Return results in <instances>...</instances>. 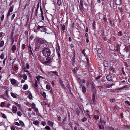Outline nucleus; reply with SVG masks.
I'll return each mask as SVG.
<instances>
[{
    "label": "nucleus",
    "instance_id": "obj_1",
    "mask_svg": "<svg viewBox=\"0 0 130 130\" xmlns=\"http://www.w3.org/2000/svg\"><path fill=\"white\" fill-rule=\"evenodd\" d=\"M39 60L41 63L44 64H47L50 63L51 61V58L50 57H47L45 59V57H43L40 56L38 57Z\"/></svg>",
    "mask_w": 130,
    "mask_h": 130
},
{
    "label": "nucleus",
    "instance_id": "obj_2",
    "mask_svg": "<svg viewBox=\"0 0 130 130\" xmlns=\"http://www.w3.org/2000/svg\"><path fill=\"white\" fill-rule=\"evenodd\" d=\"M42 52L43 55L45 57H49L51 54V52L50 49L48 48H45L44 47L42 51Z\"/></svg>",
    "mask_w": 130,
    "mask_h": 130
},
{
    "label": "nucleus",
    "instance_id": "obj_3",
    "mask_svg": "<svg viewBox=\"0 0 130 130\" xmlns=\"http://www.w3.org/2000/svg\"><path fill=\"white\" fill-rule=\"evenodd\" d=\"M36 41L38 43L42 44L40 45L42 47H44L45 45L44 44L45 42V40L44 39L37 38L36 39Z\"/></svg>",
    "mask_w": 130,
    "mask_h": 130
},
{
    "label": "nucleus",
    "instance_id": "obj_4",
    "mask_svg": "<svg viewBox=\"0 0 130 130\" xmlns=\"http://www.w3.org/2000/svg\"><path fill=\"white\" fill-rule=\"evenodd\" d=\"M40 28L41 29L40 30L41 32H45L46 31V29L44 26H40L39 25H38L37 27V29L38 30Z\"/></svg>",
    "mask_w": 130,
    "mask_h": 130
},
{
    "label": "nucleus",
    "instance_id": "obj_5",
    "mask_svg": "<svg viewBox=\"0 0 130 130\" xmlns=\"http://www.w3.org/2000/svg\"><path fill=\"white\" fill-rule=\"evenodd\" d=\"M10 81L11 83L14 86H17V81L14 79H10Z\"/></svg>",
    "mask_w": 130,
    "mask_h": 130
},
{
    "label": "nucleus",
    "instance_id": "obj_6",
    "mask_svg": "<svg viewBox=\"0 0 130 130\" xmlns=\"http://www.w3.org/2000/svg\"><path fill=\"white\" fill-rule=\"evenodd\" d=\"M115 2L116 5H120L122 3V1L121 0H116Z\"/></svg>",
    "mask_w": 130,
    "mask_h": 130
},
{
    "label": "nucleus",
    "instance_id": "obj_7",
    "mask_svg": "<svg viewBox=\"0 0 130 130\" xmlns=\"http://www.w3.org/2000/svg\"><path fill=\"white\" fill-rule=\"evenodd\" d=\"M95 93H94L92 95V99L91 100V102L93 103H94L95 99Z\"/></svg>",
    "mask_w": 130,
    "mask_h": 130
},
{
    "label": "nucleus",
    "instance_id": "obj_8",
    "mask_svg": "<svg viewBox=\"0 0 130 130\" xmlns=\"http://www.w3.org/2000/svg\"><path fill=\"white\" fill-rule=\"evenodd\" d=\"M40 11L41 12V17H42V20H44V17L43 15V11L42 10V9L41 8V6H40Z\"/></svg>",
    "mask_w": 130,
    "mask_h": 130
},
{
    "label": "nucleus",
    "instance_id": "obj_9",
    "mask_svg": "<svg viewBox=\"0 0 130 130\" xmlns=\"http://www.w3.org/2000/svg\"><path fill=\"white\" fill-rule=\"evenodd\" d=\"M113 85V84L109 85L108 84H105L104 85V87H105L107 88H109L112 87Z\"/></svg>",
    "mask_w": 130,
    "mask_h": 130
},
{
    "label": "nucleus",
    "instance_id": "obj_10",
    "mask_svg": "<svg viewBox=\"0 0 130 130\" xmlns=\"http://www.w3.org/2000/svg\"><path fill=\"white\" fill-rule=\"evenodd\" d=\"M12 112L14 113H15L17 111V107L14 106H13L12 107Z\"/></svg>",
    "mask_w": 130,
    "mask_h": 130
},
{
    "label": "nucleus",
    "instance_id": "obj_11",
    "mask_svg": "<svg viewBox=\"0 0 130 130\" xmlns=\"http://www.w3.org/2000/svg\"><path fill=\"white\" fill-rule=\"evenodd\" d=\"M56 49L57 52L60 51V47L58 44H57L56 47Z\"/></svg>",
    "mask_w": 130,
    "mask_h": 130
},
{
    "label": "nucleus",
    "instance_id": "obj_12",
    "mask_svg": "<svg viewBox=\"0 0 130 130\" xmlns=\"http://www.w3.org/2000/svg\"><path fill=\"white\" fill-rule=\"evenodd\" d=\"M107 80L108 81H110L111 80L112 76L110 75H108L106 77Z\"/></svg>",
    "mask_w": 130,
    "mask_h": 130
},
{
    "label": "nucleus",
    "instance_id": "obj_13",
    "mask_svg": "<svg viewBox=\"0 0 130 130\" xmlns=\"http://www.w3.org/2000/svg\"><path fill=\"white\" fill-rule=\"evenodd\" d=\"M48 124L50 127H53V126L54 123L51 121H49L47 123Z\"/></svg>",
    "mask_w": 130,
    "mask_h": 130
},
{
    "label": "nucleus",
    "instance_id": "obj_14",
    "mask_svg": "<svg viewBox=\"0 0 130 130\" xmlns=\"http://www.w3.org/2000/svg\"><path fill=\"white\" fill-rule=\"evenodd\" d=\"M98 126H99V127L100 129H104V126L102 124H98Z\"/></svg>",
    "mask_w": 130,
    "mask_h": 130
},
{
    "label": "nucleus",
    "instance_id": "obj_15",
    "mask_svg": "<svg viewBox=\"0 0 130 130\" xmlns=\"http://www.w3.org/2000/svg\"><path fill=\"white\" fill-rule=\"evenodd\" d=\"M82 91L83 93H85L86 91V89L84 86H83L82 88Z\"/></svg>",
    "mask_w": 130,
    "mask_h": 130
},
{
    "label": "nucleus",
    "instance_id": "obj_16",
    "mask_svg": "<svg viewBox=\"0 0 130 130\" xmlns=\"http://www.w3.org/2000/svg\"><path fill=\"white\" fill-rule=\"evenodd\" d=\"M80 10L83 9V1L82 0L80 1Z\"/></svg>",
    "mask_w": 130,
    "mask_h": 130
},
{
    "label": "nucleus",
    "instance_id": "obj_17",
    "mask_svg": "<svg viewBox=\"0 0 130 130\" xmlns=\"http://www.w3.org/2000/svg\"><path fill=\"white\" fill-rule=\"evenodd\" d=\"M104 64L105 67H107L108 66V62L107 61H104L103 62Z\"/></svg>",
    "mask_w": 130,
    "mask_h": 130
},
{
    "label": "nucleus",
    "instance_id": "obj_18",
    "mask_svg": "<svg viewBox=\"0 0 130 130\" xmlns=\"http://www.w3.org/2000/svg\"><path fill=\"white\" fill-rule=\"evenodd\" d=\"M11 96L14 98H17V97L16 95V94H14L13 93H11Z\"/></svg>",
    "mask_w": 130,
    "mask_h": 130
},
{
    "label": "nucleus",
    "instance_id": "obj_19",
    "mask_svg": "<svg viewBox=\"0 0 130 130\" xmlns=\"http://www.w3.org/2000/svg\"><path fill=\"white\" fill-rule=\"evenodd\" d=\"M20 124L23 127H24L25 126V124L24 122L22 121H19Z\"/></svg>",
    "mask_w": 130,
    "mask_h": 130
},
{
    "label": "nucleus",
    "instance_id": "obj_20",
    "mask_svg": "<svg viewBox=\"0 0 130 130\" xmlns=\"http://www.w3.org/2000/svg\"><path fill=\"white\" fill-rule=\"evenodd\" d=\"M78 68L77 67H75V68H74L72 70L73 72V73H76L77 72V71L78 70Z\"/></svg>",
    "mask_w": 130,
    "mask_h": 130
},
{
    "label": "nucleus",
    "instance_id": "obj_21",
    "mask_svg": "<svg viewBox=\"0 0 130 130\" xmlns=\"http://www.w3.org/2000/svg\"><path fill=\"white\" fill-rule=\"evenodd\" d=\"M100 122H101V124H105L106 123L105 122L104 120H102L101 118L100 119Z\"/></svg>",
    "mask_w": 130,
    "mask_h": 130
},
{
    "label": "nucleus",
    "instance_id": "obj_22",
    "mask_svg": "<svg viewBox=\"0 0 130 130\" xmlns=\"http://www.w3.org/2000/svg\"><path fill=\"white\" fill-rule=\"evenodd\" d=\"M40 48V46L38 45H36L35 48V50L37 51L39 50Z\"/></svg>",
    "mask_w": 130,
    "mask_h": 130
},
{
    "label": "nucleus",
    "instance_id": "obj_23",
    "mask_svg": "<svg viewBox=\"0 0 130 130\" xmlns=\"http://www.w3.org/2000/svg\"><path fill=\"white\" fill-rule=\"evenodd\" d=\"M28 88V86L27 84L24 85L23 87V89L24 90H26Z\"/></svg>",
    "mask_w": 130,
    "mask_h": 130
},
{
    "label": "nucleus",
    "instance_id": "obj_24",
    "mask_svg": "<svg viewBox=\"0 0 130 130\" xmlns=\"http://www.w3.org/2000/svg\"><path fill=\"white\" fill-rule=\"evenodd\" d=\"M57 4L58 5L60 6L62 4L61 1V0H58L57 2Z\"/></svg>",
    "mask_w": 130,
    "mask_h": 130
},
{
    "label": "nucleus",
    "instance_id": "obj_25",
    "mask_svg": "<svg viewBox=\"0 0 130 130\" xmlns=\"http://www.w3.org/2000/svg\"><path fill=\"white\" fill-rule=\"evenodd\" d=\"M4 57V53H2L1 54L0 56V58L1 59H3Z\"/></svg>",
    "mask_w": 130,
    "mask_h": 130
},
{
    "label": "nucleus",
    "instance_id": "obj_26",
    "mask_svg": "<svg viewBox=\"0 0 130 130\" xmlns=\"http://www.w3.org/2000/svg\"><path fill=\"white\" fill-rule=\"evenodd\" d=\"M33 123L34 124L36 125H37L39 123V122L38 121L36 120L33 122Z\"/></svg>",
    "mask_w": 130,
    "mask_h": 130
},
{
    "label": "nucleus",
    "instance_id": "obj_27",
    "mask_svg": "<svg viewBox=\"0 0 130 130\" xmlns=\"http://www.w3.org/2000/svg\"><path fill=\"white\" fill-rule=\"evenodd\" d=\"M110 72L113 73L114 72V69L113 67H111L110 69Z\"/></svg>",
    "mask_w": 130,
    "mask_h": 130
},
{
    "label": "nucleus",
    "instance_id": "obj_28",
    "mask_svg": "<svg viewBox=\"0 0 130 130\" xmlns=\"http://www.w3.org/2000/svg\"><path fill=\"white\" fill-rule=\"evenodd\" d=\"M92 90L94 92V93H96V88L95 87H94V86H92Z\"/></svg>",
    "mask_w": 130,
    "mask_h": 130
},
{
    "label": "nucleus",
    "instance_id": "obj_29",
    "mask_svg": "<svg viewBox=\"0 0 130 130\" xmlns=\"http://www.w3.org/2000/svg\"><path fill=\"white\" fill-rule=\"evenodd\" d=\"M102 52V50L101 48H99L97 51L98 53V54H101Z\"/></svg>",
    "mask_w": 130,
    "mask_h": 130
},
{
    "label": "nucleus",
    "instance_id": "obj_30",
    "mask_svg": "<svg viewBox=\"0 0 130 130\" xmlns=\"http://www.w3.org/2000/svg\"><path fill=\"white\" fill-rule=\"evenodd\" d=\"M16 46L15 45H13V46L12 47L11 50L12 51H15L16 50Z\"/></svg>",
    "mask_w": 130,
    "mask_h": 130
},
{
    "label": "nucleus",
    "instance_id": "obj_31",
    "mask_svg": "<svg viewBox=\"0 0 130 130\" xmlns=\"http://www.w3.org/2000/svg\"><path fill=\"white\" fill-rule=\"evenodd\" d=\"M13 10V7L12 6L9 9V11L10 12H12Z\"/></svg>",
    "mask_w": 130,
    "mask_h": 130
},
{
    "label": "nucleus",
    "instance_id": "obj_32",
    "mask_svg": "<svg viewBox=\"0 0 130 130\" xmlns=\"http://www.w3.org/2000/svg\"><path fill=\"white\" fill-rule=\"evenodd\" d=\"M42 96H43V97L45 98L46 97V93L45 92H43L41 94Z\"/></svg>",
    "mask_w": 130,
    "mask_h": 130
},
{
    "label": "nucleus",
    "instance_id": "obj_33",
    "mask_svg": "<svg viewBox=\"0 0 130 130\" xmlns=\"http://www.w3.org/2000/svg\"><path fill=\"white\" fill-rule=\"evenodd\" d=\"M23 78L25 80H26L27 79V76L25 74L23 75Z\"/></svg>",
    "mask_w": 130,
    "mask_h": 130
},
{
    "label": "nucleus",
    "instance_id": "obj_34",
    "mask_svg": "<svg viewBox=\"0 0 130 130\" xmlns=\"http://www.w3.org/2000/svg\"><path fill=\"white\" fill-rule=\"evenodd\" d=\"M11 41H12V43H11V44L12 45L13 44V43H14V39L13 38V37H12V36H11Z\"/></svg>",
    "mask_w": 130,
    "mask_h": 130
},
{
    "label": "nucleus",
    "instance_id": "obj_35",
    "mask_svg": "<svg viewBox=\"0 0 130 130\" xmlns=\"http://www.w3.org/2000/svg\"><path fill=\"white\" fill-rule=\"evenodd\" d=\"M32 108H35L36 107V105L34 103H33L31 104Z\"/></svg>",
    "mask_w": 130,
    "mask_h": 130
},
{
    "label": "nucleus",
    "instance_id": "obj_36",
    "mask_svg": "<svg viewBox=\"0 0 130 130\" xmlns=\"http://www.w3.org/2000/svg\"><path fill=\"white\" fill-rule=\"evenodd\" d=\"M4 44V42L3 41H2L0 43V47H2Z\"/></svg>",
    "mask_w": 130,
    "mask_h": 130
},
{
    "label": "nucleus",
    "instance_id": "obj_37",
    "mask_svg": "<svg viewBox=\"0 0 130 130\" xmlns=\"http://www.w3.org/2000/svg\"><path fill=\"white\" fill-rule=\"evenodd\" d=\"M37 83V80H35V83L34 84V86L35 87H36L38 86V85Z\"/></svg>",
    "mask_w": 130,
    "mask_h": 130
},
{
    "label": "nucleus",
    "instance_id": "obj_38",
    "mask_svg": "<svg viewBox=\"0 0 130 130\" xmlns=\"http://www.w3.org/2000/svg\"><path fill=\"white\" fill-rule=\"evenodd\" d=\"M87 119L86 118L84 117L82 120V121L83 122H84L87 120Z\"/></svg>",
    "mask_w": 130,
    "mask_h": 130
},
{
    "label": "nucleus",
    "instance_id": "obj_39",
    "mask_svg": "<svg viewBox=\"0 0 130 130\" xmlns=\"http://www.w3.org/2000/svg\"><path fill=\"white\" fill-rule=\"evenodd\" d=\"M28 96L29 98L30 99H32V94L31 93L29 94Z\"/></svg>",
    "mask_w": 130,
    "mask_h": 130
},
{
    "label": "nucleus",
    "instance_id": "obj_40",
    "mask_svg": "<svg viewBox=\"0 0 130 130\" xmlns=\"http://www.w3.org/2000/svg\"><path fill=\"white\" fill-rule=\"evenodd\" d=\"M45 128L46 130H50L51 129L48 126H46L45 127Z\"/></svg>",
    "mask_w": 130,
    "mask_h": 130
},
{
    "label": "nucleus",
    "instance_id": "obj_41",
    "mask_svg": "<svg viewBox=\"0 0 130 130\" xmlns=\"http://www.w3.org/2000/svg\"><path fill=\"white\" fill-rule=\"evenodd\" d=\"M17 115L19 116H21L22 115L21 112L20 111H18L17 112Z\"/></svg>",
    "mask_w": 130,
    "mask_h": 130
},
{
    "label": "nucleus",
    "instance_id": "obj_42",
    "mask_svg": "<svg viewBox=\"0 0 130 130\" xmlns=\"http://www.w3.org/2000/svg\"><path fill=\"white\" fill-rule=\"evenodd\" d=\"M22 70L25 72H28L29 71L28 70H26V69L25 68H23L22 69Z\"/></svg>",
    "mask_w": 130,
    "mask_h": 130
},
{
    "label": "nucleus",
    "instance_id": "obj_43",
    "mask_svg": "<svg viewBox=\"0 0 130 130\" xmlns=\"http://www.w3.org/2000/svg\"><path fill=\"white\" fill-rule=\"evenodd\" d=\"M4 102H2L1 103V104L0 105V106L2 107H3L4 106Z\"/></svg>",
    "mask_w": 130,
    "mask_h": 130
},
{
    "label": "nucleus",
    "instance_id": "obj_44",
    "mask_svg": "<svg viewBox=\"0 0 130 130\" xmlns=\"http://www.w3.org/2000/svg\"><path fill=\"white\" fill-rule=\"evenodd\" d=\"M41 124L43 126H45L46 124V123L45 121H42L41 122Z\"/></svg>",
    "mask_w": 130,
    "mask_h": 130
},
{
    "label": "nucleus",
    "instance_id": "obj_45",
    "mask_svg": "<svg viewBox=\"0 0 130 130\" xmlns=\"http://www.w3.org/2000/svg\"><path fill=\"white\" fill-rule=\"evenodd\" d=\"M2 117L3 118H7L6 116L4 114H2Z\"/></svg>",
    "mask_w": 130,
    "mask_h": 130
},
{
    "label": "nucleus",
    "instance_id": "obj_46",
    "mask_svg": "<svg viewBox=\"0 0 130 130\" xmlns=\"http://www.w3.org/2000/svg\"><path fill=\"white\" fill-rule=\"evenodd\" d=\"M85 50H84V49L83 50H82V54H83L85 56H85V55H86V54H85Z\"/></svg>",
    "mask_w": 130,
    "mask_h": 130
},
{
    "label": "nucleus",
    "instance_id": "obj_47",
    "mask_svg": "<svg viewBox=\"0 0 130 130\" xmlns=\"http://www.w3.org/2000/svg\"><path fill=\"white\" fill-rule=\"evenodd\" d=\"M46 88L48 90H49L50 89V86L48 85H47L46 86Z\"/></svg>",
    "mask_w": 130,
    "mask_h": 130
},
{
    "label": "nucleus",
    "instance_id": "obj_48",
    "mask_svg": "<svg viewBox=\"0 0 130 130\" xmlns=\"http://www.w3.org/2000/svg\"><path fill=\"white\" fill-rule=\"evenodd\" d=\"M127 85H125L124 86H123V87H122L120 89H124V88H127Z\"/></svg>",
    "mask_w": 130,
    "mask_h": 130
},
{
    "label": "nucleus",
    "instance_id": "obj_49",
    "mask_svg": "<svg viewBox=\"0 0 130 130\" xmlns=\"http://www.w3.org/2000/svg\"><path fill=\"white\" fill-rule=\"evenodd\" d=\"M29 51V53L30 55H32L33 56V54L32 52V50H30Z\"/></svg>",
    "mask_w": 130,
    "mask_h": 130
},
{
    "label": "nucleus",
    "instance_id": "obj_50",
    "mask_svg": "<svg viewBox=\"0 0 130 130\" xmlns=\"http://www.w3.org/2000/svg\"><path fill=\"white\" fill-rule=\"evenodd\" d=\"M94 117L96 119H98L99 118V116L98 115H94Z\"/></svg>",
    "mask_w": 130,
    "mask_h": 130
},
{
    "label": "nucleus",
    "instance_id": "obj_51",
    "mask_svg": "<svg viewBox=\"0 0 130 130\" xmlns=\"http://www.w3.org/2000/svg\"><path fill=\"white\" fill-rule=\"evenodd\" d=\"M125 102L129 106H130V102L128 101H126Z\"/></svg>",
    "mask_w": 130,
    "mask_h": 130
},
{
    "label": "nucleus",
    "instance_id": "obj_52",
    "mask_svg": "<svg viewBox=\"0 0 130 130\" xmlns=\"http://www.w3.org/2000/svg\"><path fill=\"white\" fill-rule=\"evenodd\" d=\"M10 128L11 130H15V129L14 126H11L10 127Z\"/></svg>",
    "mask_w": 130,
    "mask_h": 130
},
{
    "label": "nucleus",
    "instance_id": "obj_53",
    "mask_svg": "<svg viewBox=\"0 0 130 130\" xmlns=\"http://www.w3.org/2000/svg\"><path fill=\"white\" fill-rule=\"evenodd\" d=\"M62 29L63 31H64L65 29V26L64 25H63L62 26Z\"/></svg>",
    "mask_w": 130,
    "mask_h": 130
},
{
    "label": "nucleus",
    "instance_id": "obj_54",
    "mask_svg": "<svg viewBox=\"0 0 130 130\" xmlns=\"http://www.w3.org/2000/svg\"><path fill=\"white\" fill-rule=\"evenodd\" d=\"M33 109H34V111L35 112H38V109L36 108H33Z\"/></svg>",
    "mask_w": 130,
    "mask_h": 130
},
{
    "label": "nucleus",
    "instance_id": "obj_55",
    "mask_svg": "<svg viewBox=\"0 0 130 130\" xmlns=\"http://www.w3.org/2000/svg\"><path fill=\"white\" fill-rule=\"evenodd\" d=\"M26 68L27 69H29V65L28 63H27L26 64Z\"/></svg>",
    "mask_w": 130,
    "mask_h": 130
},
{
    "label": "nucleus",
    "instance_id": "obj_56",
    "mask_svg": "<svg viewBox=\"0 0 130 130\" xmlns=\"http://www.w3.org/2000/svg\"><path fill=\"white\" fill-rule=\"evenodd\" d=\"M108 128L109 130H114V128L112 127H109Z\"/></svg>",
    "mask_w": 130,
    "mask_h": 130
},
{
    "label": "nucleus",
    "instance_id": "obj_57",
    "mask_svg": "<svg viewBox=\"0 0 130 130\" xmlns=\"http://www.w3.org/2000/svg\"><path fill=\"white\" fill-rule=\"evenodd\" d=\"M15 14H13L11 17V20H12L14 19V18L15 17Z\"/></svg>",
    "mask_w": 130,
    "mask_h": 130
},
{
    "label": "nucleus",
    "instance_id": "obj_58",
    "mask_svg": "<svg viewBox=\"0 0 130 130\" xmlns=\"http://www.w3.org/2000/svg\"><path fill=\"white\" fill-rule=\"evenodd\" d=\"M14 124H15L18 126H19V125H20V124L18 122H15L14 123Z\"/></svg>",
    "mask_w": 130,
    "mask_h": 130
},
{
    "label": "nucleus",
    "instance_id": "obj_59",
    "mask_svg": "<svg viewBox=\"0 0 130 130\" xmlns=\"http://www.w3.org/2000/svg\"><path fill=\"white\" fill-rule=\"evenodd\" d=\"M25 47V45L24 44H23L22 46V49H24Z\"/></svg>",
    "mask_w": 130,
    "mask_h": 130
},
{
    "label": "nucleus",
    "instance_id": "obj_60",
    "mask_svg": "<svg viewBox=\"0 0 130 130\" xmlns=\"http://www.w3.org/2000/svg\"><path fill=\"white\" fill-rule=\"evenodd\" d=\"M4 18V15H3L1 17V21H3V20Z\"/></svg>",
    "mask_w": 130,
    "mask_h": 130
},
{
    "label": "nucleus",
    "instance_id": "obj_61",
    "mask_svg": "<svg viewBox=\"0 0 130 130\" xmlns=\"http://www.w3.org/2000/svg\"><path fill=\"white\" fill-rule=\"evenodd\" d=\"M59 58L60 57V52H57Z\"/></svg>",
    "mask_w": 130,
    "mask_h": 130
},
{
    "label": "nucleus",
    "instance_id": "obj_62",
    "mask_svg": "<svg viewBox=\"0 0 130 130\" xmlns=\"http://www.w3.org/2000/svg\"><path fill=\"white\" fill-rule=\"evenodd\" d=\"M103 39L105 41H106L107 40V38L106 37H103Z\"/></svg>",
    "mask_w": 130,
    "mask_h": 130
},
{
    "label": "nucleus",
    "instance_id": "obj_63",
    "mask_svg": "<svg viewBox=\"0 0 130 130\" xmlns=\"http://www.w3.org/2000/svg\"><path fill=\"white\" fill-rule=\"evenodd\" d=\"M61 117L59 116L58 117V120L59 121H60L61 120Z\"/></svg>",
    "mask_w": 130,
    "mask_h": 130
},
{
    "label": "nucleus",
    "instance_id": "obj_64",
    "mask_svg": "<svg viewBox=\"0 0 130 130\" xmlns=\"http://www.w3.org/2000/svg\"><path fill=\"white\" fill-rule=\"evenodd\" d=\"M122 33V32L121 31H119L118 33V35L119 36H120L121 35Z\"/></svg>",
    "mask_w": 130,
    "mask_h": 130
}]
</instances>
